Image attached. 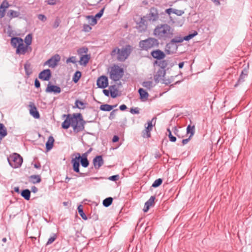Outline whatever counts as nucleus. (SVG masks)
<instances>
[{"label":"nucleus","mask_w":252,"mask_h":252,"mask_svg":"<svg viewBox=\"0 0 252 252\" xmlns=\"http://www.w3.org/2000/svg\"><path fill=\"white\" fill-rule=\"evenodd\" d=\"M153 34L159 39L165 40L174 34V29L167 24L158 25L154 30Z\"/></svg>","instance_id":"nucleus-1"},{"label":"nucleus","mask_w":252,"mask_h":252,"mask_svg":"<svg viewBox=\"0 0 252 252\" xmlns=\"http://www.w3.org/2000/svg\"><path fill=\"white\" fill-rule=\"evenodd\" d=\"M130 51V46H126L121 49L118 48H114L111 54L113 58H116L118 61H124L129 56Z\"/></svg>","instance_id":"nucleus-2"},{"label":"nucleus","mask_w":252,"mask_h":252,"mask_svg":"<svg viewBox=\"0 0 252 252\" xmlns=\"http://www.w3.org/2000/svg\"><path fill=\"white\" fill-rule=\"evenodd\" d=\"M71 122L74 131L78 132L84 129L85 122L80 113L73 114L71 116Z\"/></svg>","instance_id":"nucleus-3"},{"label":"nucleus","mask_w":252,"mask_h":252,"mask_svg":"<svg viewBox=\"0 0 252 252\" xmlns=\"http://www.w3.org/2000/svg\"><path fill=\"white\" fill-rule=\"evenodd\" d=\"M154 79L156 82H161L165 84H169L174 81L173 76L170 77L167 75L165 70L163 68L159 69L154 75Z\"/></svg>","instance_id":"nucleus-4"},{"label":"nucleus","mask_w":252,"mask_h":252,"mask_svg":"<svg viewBox=\"0 0 252 252\" xmlns=\"http://www.w3.org/2000/svg\"><path fill=\"white\" fill-rule=\"evenodd\" d=\"M158 45L157 39L154 38H149L146 40H142L139 42V46L143 50H148Z\"/></svg>","instance_id":"nucleus-5"},{"label":"nucleus","mask_w":252,"mask_h":252,"mask_svg":"<svg viewBox=\"0 0 252 252\" xmlns=\"http://www.w3.org/2000/svg\"><path fill=\"white\" fill-rule=\"evenodd\" d=\"M8 161L12 167L18 168L21 165L23 158L19 154L14 153L9 156Z\"/></svg>","instance_id":"nucleus-6"},{"label":"nucleus","mask_w":252,"mask_h":252,"mask_svg":"<svg viewBox=\"0 0 252 252\" xmlns=\"http://www.w3.org/2000/svg\"><path fill=\"white\" fill-rule=\"evenodd\" d=\"M123 68L118 65H114L111 68L110 76L112 80L118 81L123 76Z\"/></svg>","instance_id":"nucleus-7"},{"label":"nucleus","mask_w":252,"mask_h":252,"mask_svg":"<svg viewBox=\"0 0 252 252\" xmlns=\"http://www.w3.org/2000/svg\"><path fill=\"white\" fill-rule=\"evenodd\" d=\"M32 50L31 47L24 45L23 41L17 47L16 53L19 55H24L26 53L31 52Z\"/></svg>","instance_id":"nucleus-8"},{"label":"nucleus","mask_w":252,"mask_h":252,"mask_svg":"<svg viewBox=\"0 0 252 252\" xmlns=\"http://www.w3.org/2000/svg\"><path fill=\"white\" fill-rule=\"evenodd\" d=\"M60 59V56L58 54H56L45 62L44 65H48L50 67L54 68L58 64Z\"/></svg>","instance_id":"nucleus-9"},{"label":"nucleus","mask_w":252,"mask_h":252,"mask_svg":"<svg viewBox=\"0 0 252 252\" xmlns=\"http://www.w3.org/2000/svg\"><path fill=\"white\" fill-rule=\"evenodd\" d=\"M30 114L34 118L38 119L40 115L33 102H30L29 104Z\"/></svg>","instance_id":"nucleus-10"},{"label":"nucleus","mask_w":252,"mask_h":252,"mask_svg":"<svg viewBox=\"0 0 252 252\" xmlns=\"http://www.w3.org/2000/svg\"><path fill=\"white\" fill-rule=\"evenodd\" d=\"M108 85V79L106 76H102L98 78L97 85L99 88H105L107 87Z\"/></svg>","instance_id":"nucleus-11"},{"label":"nucleus","mask_w":252,"mask_h":252,"mask_svg":"<svg viewBox=\"0 0 252 252\" xmlns=\"http://www.w3.org/2000/svg\"><path fill=\"white\" fill-rule=\"evenodd\" d=\"M81 158L80 154H77V156L73 158L71 160V162L73 164V168L75 172H79V161Z\"/></svg>","instance_id":"nucleus-12"},{"label":"nucleus","mask_w":252,"mask_h":252,"mask_svg":"<svg viewBox=\"0 0 252 252\" xmlns=\"http://www.w3.org/2000/svg\"><path fill=\"white\" fill-rule=\"evenodd\" d=\"M51 77V72L50 69H47L41 71L39 74V78L45 81L49 80Z\"/></svg>","instance_id":"nucleus-13"},{"label":"nucleus","mask_w":252,"mask_h":252,"mask_svg":"<svg viewBox=\"0 0 252 252\" xmlns=\"http://www.w3.org/2000/svg\"><path fill=\"white\" fill-rule=\"evenodd\" d=\"M45 91L46 93H54V94H59L61 92V90L59 87L52 85H51L50 83H49Z\"/></svg>","instance_id":"nucleus-14"},{"label":"nucleus","mask_w":252,"mask_h":252,"mask_svg":"<svg viewBox=\"0 0 252 252\" xmlns=\"http://www.w3.org/2000/svg\"><path fill=\"white\" fill-rule=\"evenodd\" d=\"M9 4L6 0L2 1L0 5V18H3L5 14L6 9L9 7Z\"/></svg>","instance_id":"nucleus-15"},{"label":"nucleus","mask_w":252,"mask_h":252,"mask_svg":"<svg viewBox=\"0 0 252 252\" xmlns=\"http://www.w3.org/2000/svg\"><path fill=\"white\" fill-rule=\"evenodd\" d=\"M147 126H146L145 129L143 131V136L144 137L149 138L151 136V131L153 128L152 121H149L147 123Z\"/></svg>","instance_id":"nucleus-16"},{"label":"nucleus","mask_w":252,"mask_h":252,"mask_svg":"<svg viewBox=\"0 0 252 252\" xmlns=\"http://www.w3.org/2000/svg\"><path fill=\"white\" fill-rule=\"evenodd\" d=\"M149 17L150 19L153 21H157L158 19V12L156 8L152 7L151 8Z\"/></svg>","instance_id":"nucleus-17"},{"label":"nucleus","mask_w":252,"mask_h":252,"mask_svg":"<svg viewBox=\"0 0 252 252\" xmlns=\"http://www.w3.org/2000/svg\"><path fill=\"white\" fill-rule=\"evenodd\" d=\"M155 197L154 196H151L150 199L145 203V206L143 208V211L147 212L150 207L154 206L155 203Z\"/></svg>","instance_id":"nucleus-18"},{"label":"nucleus","mask_w":252,"mask_h":252,"mask_svg":"<svg viewBox=\"0 0 252 252\" xmlns=\"http://www.w3.org/2000/svg\"><path fill=\"white\" fill-rule=\"evenodd\" d=\"M93 163L95 168L98 169L103 164L102 158L101 156H96L93 159Z\"/></svg>","instance_id":"nucleus-19"},{"label":"nucleus","mask_w":252,"mask_h":252,"mask_svg":"<svg viewBox=\"0 0 252 252\" xmlns=\"http://www.w3.org/2000/svg\"><path fill=\"white\" fill-rule=\"evenodd\" d=\"M151 55L153 58L157 59L158 60L162 59L165 56L164 53L159 50L153 51L151 53Z\"/></svg>","instance_id":"nucleus-20"},{"label":"nucleus","mask_w":252,"mask_h":252,"mask_svg":"<svg viewBox=\"0 0 252 252\" xmlns=\"http://www.w3.org/2000/svg\"><path fill=\"white\" fill-rule=\"evenodd\" d=\"M88 154V152L83 154L82 156H81V158L80 159L81 165L84 167H88L89 164V161L87 159Z\"/></svg>","instance_id":"nucleus-21"},{"label":"nucleus","mask_w":252,"mask_h":252,"mask_svg":"<svg viewBox=\"0 0 252 252\" xmlns=\"http://www.w3.org/2000/svg\"><path fill=\"white\" fill-rule=\"evenodd\" d=\"M91 58L90 55H82L79 61V63L81 65H86Z\"/></svg>","instance_id":"nucleus-22"},{"label":"nucleus","mask_w":252,"mask_h":252,"mask_svg":"<svg viewBox=\"0 0 252 252\" xmlns=\"http://www.w3.org/2000/svg\"><path fill=\"white\" fill-rule=\"evenodd\" d=\"M54 141V138L52 136L49 137L46 143V148L47 151H49L53 148Z\"/></svg>","instance_id":"nucleus-23"},{"label":"nucleus","mask_w":252,"mask_h":252,"mask_svg":"<svg viewBox=\"0 0 252 252\" xmlns=\"http://www.w3.org/2000/svg\"><path fill=\"white\" fill-rule=\"evenodd\" d=\"M70 126H71V116L68 115L66 119L62 123V126L64 129H67Z\"/></svg>","instance_id":"nucleus-24"},{"label":"nucleus","mask_w":252,"mask_h":252,"mask_svg":"<svg viewBox=\"0 0 252 252\" xmlns=\"http://www.w3.org/2000/svg\"><path fill=\"white\" fill-rule=\"evenodd\" d=\"M140 96V99L142 101H145L147 99L149 94L148 93L142 88H140L138 90Z\"/></svg>","instance_id":"nucleus-25"},{"label":"nucleus","mask_w":252,"mask_h":252,"mask_svg":"<svg viewBox=\"0 0 252 252\" xmlns=\"http://www.w3.org/2000/svg\"><path fill=\"white\" fill-rule=\"evenodd\" d=\"M23 39L19 37H13L11 39V43L14 47H16L23 42Z\"/></svg>","instance_id":"nucleus-26"},{"label":"nucleus","mask_w":252,"mask_h":252,"mask_svg":"<svg viewBox=\"0 0 252 252\" xmlns=\"http://www.w3.org/2000/svg\"><path fill=\"white\" fill-rule=\"evenodd\" d=\"M30 182L32 184L39 183L41 182V177L39 175H32L29 177Z\"/></svg>","instance_id":"nucleus-27"},{"label":"nucleus","mask_w":252,"mask_h":252,"mask_svg":"<svg viewBox=\"0 0 252 252\" xmlns=\"http://www.w3.org/2000/svg\"><path fill=\"white\" fill-rule=\"evenodd\" d=\"M195 131V126H191L190 125H189L187 128V132L188 134H190L189 138L191 137Z\"/></svg>","instance_id":"nucleus-28"},{"label":"nucleus","mask_w":252,"mask_h":252,"mask_svg":"<svg viewBox=\"0 0 252 252\" xmlns=\"http://www.w3.org/2000/svg\"><path fill=\"white\" fill-rule=\"evenodd\" d=\"M31 192L29 189H25L21 192V195L26 200H29L30 198Z\"/></svg>","instance_id":"nucleus-29"},{"label":"nucleus","mask_w":252,"mask_h":252,"mask_svg":"<svg viewBox=\"0 0 252 252\" xmlns=\"http://www.w3.org/2000/svg\"><path fill=\"white\" fill-rule=\"evenodd\" d=\"M24 68L26 71V73L27 75H30L32 73V69L31 67V64L30 63H26L24 65Z\"/></svg>","instance_id":"nucleus-30"},{"label":"nucleus","mask_w":252,"mask_h":252,"mask_svg":"<svg viewBox=\"0 0 252 252\" xmlns=\"http://www.w3.org/2000/svg\"><path fill=\"white\" fill-rule=\"evenodd\" d=\"M113 106L108 104H103L100 107L101 110L105 111H110L113 109Z\"/></svg>","instance_id":"nucleus-31"},{"label":"nucleus","mask_w":252,"mask_h":252,"mask_svg":"<svg viewBox=\"0 0 252 252\" xmlns=\"http://www.w3.org/2000/svg\"><path fill=\"white\" fill-rule=\"evenodd\" d=\"M89 20L88 23L92 26H94L97 23V20L95 19V17H93L92 16H88L86 17Z\"/></svg>","instance_id":"nucleus-32"},{"label":"nucleus","mask_w":252,"mask_h":252,"mask_svg":"<svg viewBox=\"0 0 252 252\" xmlns=\"http://www.w3.org/2000/svg\"><path fill=\"white\" fill-rule=\"evenodd\" d=\"M7 14L10 18H12L18 17L19 15V13L17 11L10 10L9 11Z\"/></svg>","instance_id":"nucleus-33"},{"label":"nucleus","mask_w":252,"mask_h":252,"mask_svg":"<svg viewBox=\"0 0 252 252\" xmlns=\"http://www.w3.org/2000/svg\"><path fill=\"white\" fill-rule=\"evenodd\" d=\"M112 201L113 198L112 197H108L103 200V204L105 207H108L112 204Z\"/></svg>","instance_id":"nucleus-34"},{"label":"nucleus","mask_w":252,"mask_h":252,"mask_svg":"<svg viewBox=\"0 0 252 252\" xmlns=\"http://www.w3.org/2000/svg\"><path fill=\"white\" fill-rule=\"evenodd\" d=\"M78 211L79 215L81 216L82 219L85 220H86L87 219V217L83 212L82 205H80L78 207Z\"/></svg>","instance_id":"nucleus-35"},{"label":"nucleus","mask_w":252,"mask_h":252,"mask_svg":"<svg viewBox=\"0 0 252 252\" xmlns=\"http://www.w3.org/2000/svg\"><path fill=\"white\" fill-rule=\"evenodd\" d=\"M25 42L26 45L30 46L32 42V35L30 34L27 35L25 38Z\"/></svg>","instance_id":"nucleus-36"},{"label":"nucleus","mask_w":252,"mask_h":252,"mask_svg":"<svg viewBox=\"0 0 252 252\" xmlns=\"http://www.w3.org/2000/svg\"><path fill=\"white\" fill-rule=\"evenodd\" d=\"M0 134L2 136H6L7 135V131L2 124H0Z\"/></svg>","instance_id":"nucleus-37"},{"label":"nucleus","mask_w":252,"mask_h":252,"mask_svg":"<svg viewBox=\"0 0 252 252\" xmlns=\"http://www.w3.org/2000/svg\"><path fill=\"white\" fill-rule=\"evenodd\" d=\"M184 39V37L182 38L180 36H177L171 40L172 43H181L182 42Z\"/></svg>","instance_id":"nucleus-38"},{"label":"nucleus","mask_w":252,"mask_h":252,"mask_svg":"<svg viewBox=\"0 0 252 252\" xmlns=\"http://www.w3.org/2000/svg\"><path fill=\"white\" fill-rule=\"evenodd\" d=\"M81 73L80 71H76L75 74H74V77H73V81L75 83H76L77 82H78V81L79 80V79H80V78L81 77Z\"/></svg>","instance_id":"nucleus-39"},{"label":"nucleus","mask_w":252,"mask_h":252,"mask_svg":"<svg viewBox=\"0 0 252 252\" xmlns=\"http://www.w3.org/2000/svg\"><path fill=\"white\" fill-rule=\"evenodd\" d=\"M142 86L148 89H150L153 87V82L152 81L144 82L143 83Z\"/></svg>","instance_id":"nucleus-40"},{"label":"nucleus","mask_w":252,"mask_h":252,"mask_svg":"<svg viewBox=\"0 0 252 252\" xmlns=\"http://www.w3.org/2000/svg\"><path fill=\"white\" fill-rule=\"evenodd\" d=\"M162 182V180L161 179L159 178L156 180L155 181V182L153 183L152 185V187L154 188H157L158 186H159Z\"/></svg>","instance_id":"nucleus-41"},{"label":"nucleus","mask_w":252,"mask_h":252,"mask_svg":"<svg viewBox=\"0 0 252 252\" xmlns=\"http://www.w3.org/2000/svg\"><path fill=\"white\" fill-rule=\"evenodd\" d=\"M197 34V32L196 31H194L193 33L191 34H189L187 36L184 37L185 40H189L194 37L195 35Z\"/></svg>","instance_id":"nucleus-42"},{"label":"nucleus","mask_w":252,"mask_h":252,"mask_svg":"<svg viewBox=\"0 0 252 252\" xmlns=\"http://www.w3.org/2000/svg\"><path fill=\"white\" fill-rule=\"evenodd\" d=\"M247 76V71L246 70L243 71L240 75V77L238 82H241L244 81L245 78Z\"/></svg>","instance_id":"nucleus-43"},{"label":"nucleus","mask_w":252,"mask_h":252,"mask_svg":"<svg viewBox=\"0 0 252 252\" xmlns=\"http://www.w3.org/2000/svg\"><path fill=\"white\" fill-rule=\"evenodd\" d=\"M184 9H177L174 8V13L178 16H181L184 13Z\"/></svg>","instance_id":"nucleus-44"},{"label":"nucleus","mask_w":252,"mask_h":252,"mask_svg":"<svg viewBox=\"0 0 252 252\" xmlns=\"http://www.w3.org/2000/svg\"><path fill=\"white\" fill-rule=\"evenodd\" d=\"M167 131L169 132L168 137L169 138L170 141L173 142H175L176 140V138L172 135L171 131L170 129L168 128Z\"/></svg>","instance_id":"nucleus-45"},{"label":"nucleus","mask_w":252,"mask_h":252,"mask_svg":"<svg viewBox=\"0 0 252 252\" xmlns=\"http://www.w3.org/2000/svg\"><path fill=\"white\" fill-rule=\"evenodd\" d=\"M57 238V236L56 234H54L52 237H51L48 240L46 245H48L52 244Z\"/></svg>","instance_id":"nucleus-46"},{"label":"nucleus","mask_w":252,"mask_h":252,"mask_svg":"<svg viewBox=\"0 0 252 252\" xmlns=\"http://www.w3.org/2000/svg\"><path fill=\"white\" fill-rule=\"evenodd\" d=\"M75 104L77 107L79 109H82L84 108V103L83 102L77 100L75 102Z\"/></svg>","instance_id":"nucleus-47"},{"label":"nucleus","mask_w":252,"mask_h":252,"mask_svg":"<svg viewBox=\"0 0 252 252\" xmlns=\"http://www.w3.org/2000/svg\"><path fill=\"white\" fill-rule=\"evenodd\" d=\"M172 46L173 45L171 44H167L166 46L165 52L169 54L172 53L173 51L170 50V49L172 47Z\"/></svg>","instance_id":"nucleus-48"},{"label":"nucleus","mask_w":252,"mask_h":252,"mask_svg":"<svg viewBox=\"0 0 252 252\" xmlns=\"http://www.w3.org/2000/svg\"><path fill=\"white\" fill-rule=\"evenodd\" d=\"M104 9H105V8L103 7L97 14H96L95 15L94 17L96 19V18H98V19L100 18L102 16Z\"/></svg>","instance_id":"nucleus-49"},{"label":"nucleus","mask_w":252,"mask_h":252,"mask_svg":"<svg viewBox=\"0 0 252 252\" xmlns=\"http://www.w3.org/2000/svg\"><path fill=\"white\" fill-rule=\"evenodd\" d=\"M87 52L88 49L85 47L80 48L78 50V53L80 55H81L83 53H87Z\"/></svg>","instance_id":"nucleus-50"},{"label":"nucleus","mask_w":252,"mask_h":252,"mask_svg":"<svg viewBox=\"0 0 252 252\" xmlns=\"http://www.w3.org/2000/svg\"><path fill=\"white\" fill-rule=\"evenodd\" d=\"M92 30L91 27L89 25H84L83 31L85 32H90Z\"/></svg>","instance_id":"nucleus-51"},{"label":"nucleus","mask_w":252,"mask_h":252,"mask_svg":"<svg viewBox=\"0 0 252 252\" xmlns=\"http://www.w3.org/2000/svg\"><path fill=\"white\" fill-rule=\"evenodd\" d=\"M66 63H76V58L75 57H71L69 58L68 59H67Z\"/></svg>","instance_id":"nucleus-52"},{"label":"nucleus","mask_w":252,"mask_h":252,"mask_svg":"<svg viewBox=\"0 0 252 252\" xmlns=\"http://www.w3.org/2000/svg\"><path fill=\"white\" fill-rule=\"evenodd\" d=\"M119 177V175H114V176H110L109 178V179L111 181H116L118 180Z\"/></svg>","instance_id":"nucleus-53"},{"label":"nucleus","mask_w":252,"mask_h":252,"mask_svg":"<svg viewBox=\"0 0 252 252\" xmlns=\"http://www.w3.org/2000/svg\"><path fill=\"white\" fill-rule=\"evenodd\" d=\"M165 12L168 14L169 15H171L172 13H174V8H168L165 10Z\"/></svg>","instance_id":"nucleus-54"},{"label":"nucleus","mask_w":252,"mask_h":252,"mask_svg":"<svg viewBox=\"0 0 252 252\" xmlns=\"http://www.w3.org/2000/svg\"><path fill=\"white\" fill-rule=\"evenodd\" d=\"M38 18L39 20L42 21H45L46 20V17L43 14H39L38 16Z\"/></svg>","instance_id":"nucleus-55"},{"label":"nucleus","mask_w":252,"mask_h":252,"mask_svg":"<svg viewBox=\"0 0 252 252\" xmlns=\"http://www.w3.org/2000/svg\"><path fill=\"white\" fill-rule=\"evenodd\" d=\"M110 94L113 98H115L117 96V93L115 91L110 90Z\"/></svg>","instance_id":"nucleus-56"},{"label":"nucleus","mask_w":252,"mask_h":252,"mask_svg":"<svg viewBox=\"0 0 252 252\" xmlns=\"http://www.w3.org/2000/svg\"><path fill=\"white\" fill-rule=\"evenodd\" d=\"M34 85L36 88H39L40 86V82L37 79H36L35 80Z\"/></svg>","instance_id":"nucleus-57"},{"label":"nucleus","mask_w":252,"mask_h":252,"mask_svg":"<svg viewBox=\"0 0 252 252\" xmlns=\"http://www.w3.org/2000/svg\"><path fill=\"white\" fill-rule=\"evenodd\" d=\"M119 139V137L116 135H115L113 138L112 141L113 142H116L118 141Z\"/></svg>","instance_id":"nucleus-58"},{"label":"nucleus","mask_w":252,"mask_h":252,"mask_svg":"<svg viewBox=\"0 0 252 252\" xmlns=\"http://www.w3.org/2000/svg\"><path fill=\"white\" fill-rule=\"evenodd\" d=\"M120 109L122 111H124V110H125L126 109V106L125 104L121 105L120 106Z\"/></svg>","instance_id":"nucleus-59"},{"label":"nucleus","mask_w":252,"mask_h":252,"mask_svg":"<svg viewBox=\"0 0 252 252\" xmlns=\"http://www.w3.org/2000/svg\"><path fill=\"white\" fill-rule=\"evenodd\" d=\"M190 138H189L188 139H183L182 140V143L183 145H185L188 143V142L189 141Z\"/></svg>","instance_id":"nucleus-60"},{"label":"nucleus","mask_w":252,"mask_h":252,"mask_svg":"<svg viewBox=\"0 0 252 252\" xmlns=\"http://www.w3.org/2000/svg\"><path fill=\"white\" fill-rule=\"evenodd\" d=\"M103 93L106 96H109V91L107 90H103Z\"/></svg>","instance_id":"nucleus-61"},{"label":"nucleus","mask_w":252,"mask_h":252,"mask_svg":"<svg viewBox=\"0 0 252 252\" xmlns=\"http://www.w3.org/2000/svg\"><path fill=\"white\" fill-rule=\"evenodd\" d=\"M212 0L217 5H220V4L219 0Z\"/></svg>","instance_id":"nucleus-62"},{"label":"nucleus","mask_w":252,"mask_h":252,"mask_svg":"<svg viewBox=\"0 0 252 252\" xmlns=\"http://www.w3.org/2000/svg\"><path fill=\"white\" fill-rule=\"evenodd\" d=\"M32 190L33 192H36L37 191V189L34 186L32 188Z\"/></svg>","instance_id":"nucleus-63"},{"label":"nucleus","mask_w":252,"mask_h":252,"mask_svg":"<svg viewBox=\"0 0 252 252\" xmlns=\"http://www.w3.org/2000/svg\"><path fill=\"white\" fill-rule=\"evenodd\" d=\"M184 62H182V63H180L179 64V67L180 68H182L183 66H184Z\"/></svg>","instance_id":"nucleus-64"}]
</instances>
